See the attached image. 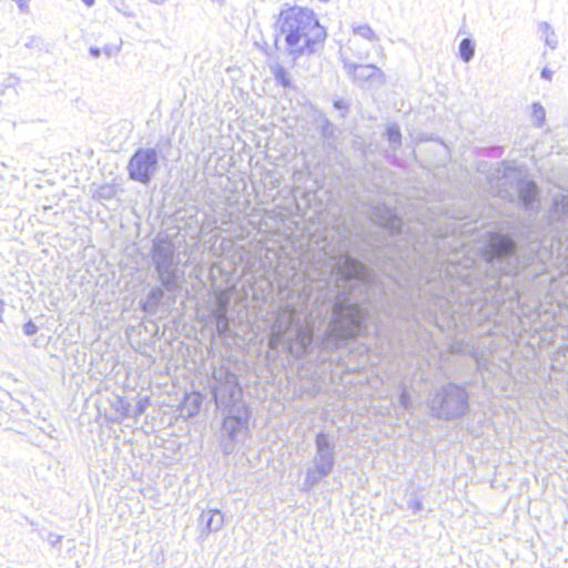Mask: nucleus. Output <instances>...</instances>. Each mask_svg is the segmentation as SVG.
<instances>
[{"mask_svg": "<svg viewBox=\"0 0 568 568\" xmlns=\"http://www.w3.org/2000/svg\"><path fill=\"white\" fill-rule=\"evenodd\" d=\"M489 237L480 261L465 258L458 262V253L445 260L444 236L427 235L425 242L413 241V250L418 262L414 271L425 277L417 293L404 298L407 310L400 315L408 321L417 313L437 323V311L449 316L455 325V315L489 318L505 302H518L520 294L515 286L514 275L535 262H540L535 276L544 271V261L550 254L540 234L528 229L520 232L523 242L518 244L509 234L488 232Z\"/></svg>", "mask_w": 568, "mask_h": 568, "instance_id": "1", "label": "nucleus"}, {"mask_svg": "<svg viewBox=\"0 0 568 568\" xmlns=\"http://www.w3.org/2000/svg\"><path fill=\"white\" fill-rule=\"evenodd\" d=\"M332 273L335 296L324 344L327 348H338L342 342L362 334L368 317L367 306L377 310L374 297L379 288L366 265L349 255L339 256Z\"/></svg>", "mask_w": 568, "mask_h": 568, "instance_id": "2", "label": "nucleus"}, {"mask_svg": "<svg viewBox=\"0 0 568 568\" xmlns=\"http://www.w3.org/2000/svg\"><path fill=\"white\" fill-rule=\"evenodd\" d=\"M277 26L285 38L290 54L294 58L314 53L316 45L326 39L325 28L308 8L293 6L282 9Z\"/></svg>", "mask_w": 568, "mask_h": 568, "instance_id": "3", "label": "nucleus"}, {"mask_svg": "<svg viewBox=\"0 0 568 568\" xmlns=\"http://www.w3.org/2000/svg\"><path fill=\"white\" fill-rule=\"evenodd\" d=\"M152 262L162 286L151 288L141 302V308L146 313L156 311L164 297V290L171 293L180 291L184 276L175 260V246L166 237H156L153 241Z\"/></svg>", "mask_w": 568, "mask_h": 568, "instance_id": "4", "label": "nucleus"}, {"mask_svg": "<svg viewBox=\"0 0 568 568\" xmlns=\"http://www.w3.org/2000/svg\"><path fill=\"white\" fill-rule=\"evenodd\" d=\"M497 196L530 213H538L539 189L535 181L527 178L523 170L504 165L498 170L495 184Z\"/></svg>", "mask_w": 568, "mask_h": 568, "instance_id": "5", "label": "nucleus"}, {"mask_svg": "<svg viewBox=\"0 0 568 568\" xmlns=\"http://www.w3.org/2000/svg\"><path fill=\"white\" fill-rule=\"evenodd\" d=\"M468 393L465 387L448 383L436 392L429 400L433 415L439 419L452 420L463 417L468 410Z\"/></svg>", "mask_w": 568, "mask_h": 568, "instance_id": "6", "label": "nucleus"}, {"mask_svg": "<svg viewBox=\"0 0 568 568\" xmlns=\"http://www.w3.org/2000/svg\"><path fill=\"white\" fill-rule=\"evenodd\" d=\"M316 453L313 458V466L306 471L303 490L310 491L322 479L327 477L335 465V445L329 440L328 435L321 432L315 438Z\"/></svg>", "mask_w": 568, "mask_h": 568, "instance_id": "7", "label": "nucleus"}, {"mask_svg": "<svg viewBox=\"0 0 568 568\" xmlns=\"http://www.w3.org/2000/svg\"><path fill=\"white\" fill-rule=\"evenodd\" d=\"M160 143L156 148H139L129 160L126 170L132 181L149 184L160 168Z\"/></svg>", "mask_w": 568, "mask_h": 568, "instance_id": "8", "label": "nucleus"}, {"mask_svg": "<svg viewBox=\"0 0 568 568\" xmlns=\"http://www.w3.org/2000/svg\"><path fill=\"white\" fill-rule=\"evenodd\" d=\"M372 220L393 235L406 233V224L387 206H375L372 212Z\"/></svg>", "mask_w": 568, "mask_h": 568, "instance_id": "9", "label": "nucleus"}, {"mask_svg": "<svg viewBox=\"0 0 568 568\" xmlns=\"http://www.w3.org/2000/svg\"><path fill=\"white\" fill-rule=\"evenodd\" d=\"M344 68L347 75L357 84H364L368 81L384 82V73L375 64H355L344 61Z\"/></svg>", "mask_w": 568, "mask_h": 568, "instance_id": "10", "label": "nucleus"}, {"mask_svg": "<svg viewBox=\"0 0 568 568\" xmlns=\"http://www.w3.org/2000/svg\"><path fill=\"white\" fill-rule=\"evenodd\" d=\"M248 412L245 407H239L236 414L231 413L223 420V429L231 440H236L239 435L247 428Z\"/></svg>", "mask_w": 568, "mask_h": 568, "instance_id": "11", "label": "nucleus"}, {"mask_svg": "<svg viewBox=\"0 0 568 568\" xmlns=\"http://www.w3.org/2000/svg\"><path fill=\"white\" fill-rule=\"evenodd\" d=\"M201 520L204 523V528L201 532L202 538L207 536L210 532L219 531L224 525V516L220 510L216 509L203 511L201 515Z\"/></svg>", "mask_w": 568, "mask_h": 568, "instance_id": "12", "label": "nucleus"}, {"mask_svg": "<svg viewBox=\"0 0 568 568\" xmlns=\"http://www.w3.org/2000/svg\"><path fill=\"white\" fill-rule=\"evenodd\" d=\"M550 216L552 220H562L565 225L568 224V194H557L554 196Z\"/></svg>", "mask_w": 568, "mask_h": 568, "instance_id": "13", "label": "nucleus"}, {"mask_svg": "<svg viewBox=\"0 0 568 568\" xmlns=\"http://www.w3.org/2000/svg\"><path fill=\"white\" fill-rule=\"evenodd\" d=\"M313 331L308 327H298L295 334V341L298 346L297 357L305 355L313 344Z\"/></svg>", "mask_w": 568, "mask_h": 568, "instance_id": "14", "label": "nucleus"}, {"mask_svg": "<svg viewBox=\"0 0 568 568\" xmlns=\"http://www.w3.org/2000/svg\"><path fill=\"white\" fill-rule=\"evenodd\" d=\"M270 70L275 81L285 89H292L293 83L286 69L280 63H273L270 65Z\"/></svg>", "mask_w": 568, "mask_h": 568, "instance_id": "15", "label": "nucleus"}, {"mask_svg": "<svg viewBox=\"0 0 568 568\" xmlns=\"http://www.w3.org/2000/svg\"><path fill=\"white\" fill-rule=\"evenodd\" d=\"M118 193V189L114 184H103L100 185L93 193V197L98 201H108L115 197Z\"/></svg>", "mask_w": 568, "mask_h": 568, "instance_id": "16", "label": "nucleus"}, {"mask_svg": "<svg viewBox=\"0 0 568 568\" xmlns=\"http://www.w3.org/2000/svg\"><path fill=\"white\" fill-rule=\"evenodd\" d=\"M459 57L464 62H469L475 54V43L471 39L465 38L458 47Z\"/></svg>", "mask_w": 568, "mask_h": 568, "instance_id": "17", "label": "nucleus"}, {"mask_svg": "<svg viewBox=\"0 0 568 568\" xmlns=\"http://www.w3.org/2000/svg\"><path fill=\"white\" fill-rule=\"evenodd\" d=\"M353 32L356 36H359L363 39H366L371 42H377L379 38L374 32V30L368 24H359L353 27Z\"/></svg>", "mask_w": 568, "mask_h": 568, "instance_id": "18", "label": "nucleus"}, {"mask_svg": "<svg viewBox=\"0 0 568 568\" xmlns=\"http://www.w3.org/2000/svg\"><path fill=\"white\" fill-rule=\"evenodd\" d=\"M539 31L545 38V43L550 47L551 49H555L557 45L556 34L554 30L551 29L550 24L547 22H541L539 24Z\"/></svg>", "mask_w": 568, "mask_h": 568, "instance_id": "19", "label": "nucleus"}, {"mask_svg": "<svg viewBox=\"0 0 568 568\" xmlns=\"http://www.w3.org/2000/svg\"><path fill=\"white\" fill-rule=\"evenodd\" d=\"M321 135L328 144L335 141V126L326 118H324L321 123Z\"/></svg>", "mask_w": 568, "mask_h": 568, "instance_id": "20", "label": "nucleus"}, {"mask_svg": "<svg viewBox=\"0 0 568 568\" xmlns=\"http://www.w3.org/2000/svg\"><path fill=\"white\" fill-rule=\"evenodd\" d=\"M387 139L390 146L397 150L402 144V134L397 124H392L387 128Z\"/></svg>", "mask_w": 568, "mask_h": 568, "instance_id": "21", "label": "nucleus"}, {"mask_svg": "<svg viewBox=\"0 0 568 568\" xmlns=\"http://www.w3.org/2000/svg\"><path fill=\"white\" fill-rule=\"evenodd\" d=\"M531 119L536 126L541 128L546 120L545 108L539 103L535 102L531 105Z\"/></svg>", "mask_w": 568, "mask_h": 568, "instance_id": "22", "label": "nucleus"}, {"mask_svg": "<svg viewBox=\"0 0 568 568\" xmlns=\"http://www.w3.org/2000/svg\"><path fill=\"white\" fill-rule=\"evenodd\" d=\"M399 405L405 409L409 410L413 407V402L410 399V395L404 384L400 385V394H399Z\"/></svg>", "mask_w": 568, "mask_h": 568, "instance_id": "23", "label": "nucleus"}, {"mask_svg": "<svg viewBox=\"0 0 568 568\" xmlns=\"http://www.w3.org/2000/svg\"><path fill=\"white\" fill-rule=\"evenodd\" d=\"M37 332L38 327L32 321H29L23 325V333L26 335L31 336L34 335Z\"/></svg>", "mask_w": 568, "mask_h": 568, "instance_id": "24", "label": "nucleus"}, {"mask_svg": "<svg viewBox=\"0 0 568 568\" xmlns=\"http://www.w3.org/2000/svg\"><path fill=\"white\" fill-rule=\"evenodd\" d=\"M408 507L414 511L418 513L423 509V503L419 499H413L408 503Z\"/></svg>", "mask_w": 568, "mask_h": 568, "instance_id": "25", "label": "nucleus"}, {"mask_svg": "<svg viewBox=\"0 0 568 568\" xmlns=\"http://www.w3.org/2000/svg\"><path fill=\"white\" fill-rule=\"evenodd\" d=\"M216 320H217V323L223 322L224 326L227 327V323H226V307H223L222 310H220L217 312Z\"/></svg>", "mask_w": 568, "mask_h": 568, "instance_id": "26", "label": "nucleus"}, {"mask_svg": "<svg viewBox=\"0 0 568 568\" xmlns=\"http://www.w3.org/2000/svg\"><path fill=\"white\" fill-rule=\"evenodd\" d=\"M29 1L30 0H16L21 12L27 13L29 11Z\"/></svg>", "mask_w": 568, "mask_h": 568, "instance_id": "27", "label": "nucleus"}, {"mask_svg": "<svg viewBox=\"0 0 568 568\" xmlns=\"http://www.w3.org/2000/svg\"><path fill=\"white\" fill-rule=\"evenodd\" d=\"M61 539H62V536L57 535V534H50L48 537V540L52 546L58 545L61 541Z\"/></svg>", "mask_w": 568, "mask_h": 568, "instance_id": "28", "label": "nucleus"}, {"mask_svg": "<svg viewBox=\"0 0 568 568\" xmlns=\"http://www.w3.org/2000/svg\"><path fill=\"white\" fill-rule=\"evenodd\" d=\"M551 77H552V71L550 69H548V68H544L542 71H541V78L545 79V80L550 81Z\"/></svg>", "mask_w": 568, "mask_h": 568, "instance_id": "29", "label": "nucleus"}, {"mask_svg": "<svg viewBox=\"0 0 568 568\" xmlns=\"http://www.w3.org/2000/svg\"><path fill=\"white\" fill-rule=\"evenodd\" d=\"M146 403H148V399H145V402H142V400L139 402L138 407H136V414L138 415H141V414L144 413L145 407H146Z\"/></svg>", "mask_w": 568, "mask_h": 568, "instance_id": "30", "label": "nucleus"}, {"mask_svg": "<svg viewBox=\"0 0 568 568\" xmlns=\"http://www.w3.org/2000/svg\"><path fill=\"white\" fill-rule=\"evenodd\" d=\"M90 54L93 57V58H99L102 53V50L100 48H97V47H91L90 48Z\"/></svg>", "mask_w": 568, "mask_h": 568, "instance_id": "31", "label": "nucleus"}, {"mask_svg": "<svg viewBox=\"0 0 568 568\" xmlns=\"http://www.w3.org/2000/svg\"><path fill=\"white\" fill-rule=\"evenodd\" d=\"M102 52L108 57L110 58L112 55V48L110 45H105L103 49H102Z\"/></svg>", "mask_w": 568, "mask_h": 568, "instance_id": "32", "label": "nucleus"}, {"mask_svg": "<svg viewBox=\"0 0 568 568\" xmlns=\"http://www.w3.org/2000/svg\"><path fill=\"white\" fill-rule=\"evenodd\" d=\"M334 106H335L336 109L342 110V109H344V108H345V104H344V102H343V101H341V100H339V101H335V102H334Z\"/></svg>", "mask_w": 568, "mask_h": 568, "instance_id": "33", "label": "nucleus"}, {"mask_svg": "<svg viewBox=\"0 0 568 568\" xmlns=\"http://www.w3.org/2000/svg\"><path fill=\"white\" fill-rule=\"evenodd\" d=\"M85 6L92 7L95 2V0H81Z\"/></svg>", "mask_w": 568, "mask_h": 568, "instance_id": "34", "label": "nucleus"}, {"mask_svg": "<svg viewBox=\"0 0 568 568\" xmlns=\"http://www.w3.org/2000/svg\"><path fill=\"white\" fill-rule=\"evenodd\" d=\"M120 12H122L124 16L131 17V12L125 11V9L116 8Z\"/></svg>", "mask_w": 568, "mask_h": 568, "instance_id": "35", "label": "nucleus"}, {"mask_svg": "<svg viewBox=\"0 0 568 568\" xmlns=\"http://www.w3.org/2000/svg\"><path fill=\"white\" fill-rule=\"evenodd\" d=\"M224 452H225L226 454H230V453L232 452V447H229V445H225V446H224Z\"/></svg>", "mask_w": 568, "mask_h": 568, "instance_id": "36", "label": "nucleus"}, {"mask_svg": "<svg viewBox=\"0 0 568 568\" xmlns=\"http://www.w3.org/2000/svg\"><path fill=\"white\" fill-rule=\"evenodd\" d=\"M34 40H36V39H34V38H32L31 42L27 43L26 45H27V47H31V45H33V41H34Z\"/></svg>", "mask_w": 568, "mask_h": 568, "instance_id": "37", "label": "nucleus"}]
</instances>
